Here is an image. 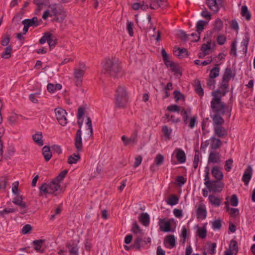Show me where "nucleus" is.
<instances>
[{
	"mask_svg": "<svg viewBox=\"0 0 255 255\" xmlns=\"http://www.w3.org/2000/svg\"><path fill=\"white\" fill-rule=\"evenodd\" d=\"M67 170H64L61 172L58 176H57L54 180H56L58 183H60V181H61L63 178L65 177L66 174L67 173Z\"/></svg>",
	"mask_w": 255,
	"mask_h": 255,
	"instance_id": "obj_53",
	"label": "nucleus"
},
{
	"mask_svg": "<svg viewBox=\"0 0 255 255\" xmlns=\"http://www.w3.org/2000/svg\"><path fill=\"white\" fill-rule=\"evenodd\" d=\"M42 153L46 161H49L52 157L50 152V147L48 146H45L42 148Z\"/></svg>",
	"mask_w": 255,
	"mask_h": 255,
	"instance_id": "obj_29",
	"label": "nucleus"
},
{
	"mask_svg": "<svg viewBox=\"0 0 255 255\" xmlns=\"http://www.w3.org/2000/svg\"><path fill=\"white\" fill-rule=\"evenodd\" d=\"M116 95L117 96H120L122 97H127V92L125 87L124 86H119L116 91Z\"/></svg>",
	"mask_w": 255,
	"mask_h": 255,
	"instance_id": "obj_44",
	"label": "nucleus"
},
{
	"mask_svg": "<svg viewBox=\"0 0 255 255\" xmlns=\"http://www.w3.org/2000/svg\"><path fill=\"white\" fill-rule=\"evenodd\" d=\"M162 130L164 133L165 136L169 138L170 135L171 133V129H169L167 126H164L162 127Z\"/></svg>",
	"mask_w": 255,
	"mask_h": 255,
	"instance_id": "obj_60",
	"label": "nucleus"
},
{
	"mask_svg": "<svg viewBox=\"0 0 255 255\" xmlns=\"http://www.w3.org/2000/svg\"><path fill=\"white\" fill-rule=\"evenodd\" d=\"M230 251L231 252H238V244L236 241L232 240L230 245Z\"/></svg>",
	"mask_w": 255,
	"mask_h": 255,
	"instance_id": "obj_63",
	"label": "nucleus"
},
{
	"mask_svg": "<svg viewBox=\"0 0 255 255\" xmlns=\"http://www.w3.org/2000/svg\"><path fill=\"white\" fill-rule=\"evenodd\" d=\"M164 157L161 154H157L155 157L154 162L156 165L160 166L163 163Z\"/></svg>",
	"mask_w": 255,
	"mask_h": 255,
	"instance_id": "obj_50",
	"label": "nucleus"
},
{
	"mask_svg": "<svg viewBox=\"0 0 255 255\" xmlns=\"http://www.w3.org/2000/svg\"><path fill=\"white\" fill-rule=\"evenodd\" d=\"M199 162V152L197 151H196L195 154L194 155V161H193V166L195 169H196L198 167Z\"/></svg>",
	"mask_w": 255,
	"mask_h": 255,
	"instance_id": "obj_62",
	"label": "nucleus"
},
{
	"mask_svg": "<svg viewBox=\"0 0 255 255\" xmlns=\"http://www.w3.org/2000/svg\"><path fill=\"white\" fill-rule=\"evenodd\" d=\"M194 82V88L196 93L200 96H203L204 95V91L201 87L200 81L197 79L195 80Z\"/></svg>",
	"mask_w": 255,
	"mask_h": 255,
	"instance_id": "obj_23",
	"label": "nucleus"
},
{
	"mask_svg": "<svg viewBox=\"0 0 255 255\" xmlns=\"http://www.w3.org/2000/svg\"><path fill=\"white\" fill-rule=\"evenodd\" d=\"M102 72L114 78L118 77L122 72L121 62L115 57L106 58L103 63Z\"/></svg>",
	"mask_w": 255,
	"mask_h": 255,
	"instance_id": "obj_1",
	"label": "nucleus"
},
{
	"mask_svg": "<svg viewBox=\"0 0 255 255\" xmlns=\"http://www.w3.org/2000/svg\"><path fill=\"white\" fill-rule=\"evenodd\" d=\"M173 94L174 95V97L176 101L181 99H182L183 100H184V95L182 94L180 91L175 90L174 91Z\"/></svg>",
	"mask_w": 255,
	"mask_h": 255,
	"instance_id": "obj_58",
	"label": "nucleus"
},
{
	"mask_svg": "<svg viewBox=\"0 0 255 255\" xmlns=\"http://www.w3.org/2000/svg\"><path fill=\"white\" fill-rule=\"evenodd\" d=\"M197 234L201 239H205L207 236V230L205 227L198 228L197 230Z\"/></svg>",
	"mask_w": 255,
	"mask_h": 255,
	"instance_id": "obj_48",
	"label": "nucleus"
},
{
	"mask_svg": "<svg viewBox=\"0 0 255 255\" xmlns=\"http://www.w3.org/2000/svg\"><path fill=\"white\" fill-rule=\"evenodd\" d=\"M128 101L127 97H122L116 95L115 104L117 107L119 108L124 107Z\"/></svg>",
	"mask_w": 255,
	"mask_h": 255,
	"instance_id": "obj_17",
	"label": "nucleus"
},
{
	"mask_svg": "<svg viewBox=\"0 0 255 255\" xmlns=\"http://www.w3.org/2000/svg\"><path fill=\"white\" fill-rule=\"evenodd\" d=\"M16 196L14 198L12 202L19 206L21 208V214H24L26 212V210H25L26 208V203L23 201L22 196L20 195L16 194Z\"/></svg>",
	"mask_w": 255,
	"mask_h": 255,
	"instance_id": "obj_8",
	"label": "nucleus"
},
{
	"mask_svg": "<svg viewBox=\"0 0 255 255\" xmlns=\"http://www.w3.org/2000/svg\"><path fill=\"white\" fill-rule=\"evenodd\" d=\"M211 40L208 41L206 43H204L201 47V50L203 52H208L207 51L211 49Z\"/></svg>",
	"mask_w": 255,
	"mask_h": 255,
	"instance_id": "obj_54",
	"label": "nucleus"
},
{
	"mask_svg": "<svg viewBox=\"0 0 255 255\" xmlns=\"http://www.w3.org/2000/svg\"><path fill=\"white\" fill-rule=\"evenodd\" d=\"M33 140L40 146L43 145V142L42 140V134L41 132L36 133L32 136Z\"/></svg>",
	"mask_w": 255,
	"mask_h": 255,
	"instance_id": "obj_30",
	"label": "nucleus"
},
{
	"mask_svg": "<svg viewBox=\"0 0 255 255\" xmlns=\"http://www.w3.org/2000/svg\"><path fill=\"white\" fill-rule=\"evenodd\" d=\"M17 210L14 208H4L3 210L0 211V216H1L3 218H6L8 214L14 213Z\"/></svg>",
	"mask_w": 255,
	"mask_h": 255,
	"instance_id": "obj_35",
	"label": "nucleus"
},
{
	"mask_svg": "<svg viewBox=\"0 0 255 255\" xmlns=\"http://www.w3.org/2000/svg\"><path fill=\"white\" fill-rule=\"evenodd\" d=\"M208 24V22L201 20L198 21L196 24L197 31L198 33H201L204 28V26Z\"/></svg>",
	"mask_w": 255,
	"mask_h": 255,
	"instance_id": "obj_43",
	"label": "nucleus"
},
{
	"mask_svg": "<svg viewBox=\"0 0 255 255\" xmlns=\"http://www.w3.org/2000/svg\"><path fill=\"white\" fill-rule=\"evenodd\" d=\"M86 64L82 62L79 63L78 67L74 69L73 76L75 85L77 87H81L82 84L83 77L86 71Z\"/></svg>",
	"mask_w": 255,
	"mask_h": 255,
	"instance_id": "obj_3",
	"label": "nucleus"
},
{
	"mask_svg": "<svg viewBox=\"0 0 255 255\" xmlns=\"http://www.w3.org/2000/svg\"><path fill=\"white\" fill-rule=\"evenodd\" d=\"M216 80L214 78L209 77L207 79V85L210 89H214L215 87Z\"/></svg>",
	"mask_w": 255,
	"mask_h": 255,
	"instance_id": "obj_52",
	"label": "nucleus"
},
{
	"mask_svg": "<svg viewBox=\"0 0 255 255\" xmlns=\"http://www.w3.org/2000/svg\"><path fill=\"white\" fill-rule=\"evenodd\" d=\"M55 113L59 124L62 126H65L67 123L66 111L61 108H57L55 109Z\"/></svg>",
	"mask_w": 255,
	"mask_h": 255,
	"instance_id": "obj_5",
	"label": "nucleus"
},
{
	"mask_svg": "<svg viewBox=\"0 0 255 255\" xmlns=\"http://www.w3.org/2000/svg\"><path fill=\"white\" fill-rule=\"evenodd\" d=\"M43 243H44V240H38L34 241L33 242V244L34 246V249L37 252H38L40 253H43V250H41V248L42 244Z\"/></svg>",
	"mask_w": 255,
	"mask_h": 255,
	"instance_id": "obj_38",
	"label": "nucleus"
},
{
	"mask_svg": "<svg viewBox=\"0 0 255 255\" xmlns=\"http://www.w3.org/2000/svg\"><path fill=\"white\" fill-rule=\"evenodd\" d=\"M59 10H60V11L58 14V15L55 17V19L56 21L62 22L65 19L66 15L65 14V11L63 8H59Z\"/></svg>",
	"mask_w": 255,
	"mask_h": 255,
	"instance_id": "obj_39",
	"label": "nucleus"
},
{
	"mask_svg": "<svg viewBox=\"0 0 255 255\" xmlns=\"http://www.w3.org/2000/svg\"><path fill=\"white\" fill-rule=\"evenodd\" d=\"M212 227L214 230H220L222 227L221 221L216 220L212 222Z\"/></svg>",
	"mask_w": 255,
	"mask_h": 255,
	"instance_id": "obj_57",
	"label": "nucleus"
},
{
	"mask_svg": "<svg viewBox=\"0 0 255 255\" xmlns=\"http://www.w3.org/2000/svg\"><path fill=\"white\" fill-rule=\"evenodd\" d=\"M225 107L226 105L221 101V98H213L211 102V107L214 112L224 115L225 114Z\"/></svg>",
	"mask_w": 255,
	"mask_h": 255,
	"instance_id": "obj_4",
	"label": "nucleus"
},
{
	"mask_svg": "<svg viewBox=\"0 0 255 255\" xmlns=\"http://www.w3.org/2000/svg\"><path fill=\"white\" fill-rule=\"evenodd\" d=\"M213 121L214 127L221 126L224 123V119L219 115V114H216L213 116Z\"/></svg>",
	"mask_w": 255,
	"mask_h": 255,
	"instance_id": "obj_25",
	"label": "nucleus"
},
{
	"mask_svg": "<svg viewBox=\"0 0 255 255\" xmlns=\"http://www.w3.org/2000/svg\"><path fill=\"white\" fill-rule=\"evenodd\" d=\"M22 23H26L29 27H36L38 25V19L37 17H33L32 19H26L22 21Z\"/></svg>",
	"mask_w": 255,
	"mask_h": 255,
	"instance_id": "obj_28",
	"label": "nucleus"
},
{
	"mask_svg": "<svg viewBox=\"0 0 255 255\" xmlns=\"http://www.w3.org/2000/svg\"><path fill=\"white\" fill-rule=\"evenodd\" d=\"M223 26V21L220 19H217L213 24V28L212 31L210 32V34H211L214 31H219L222 29Z\"/></svg>",
	"mask_w": 255,
	"mask_h": 255,
	"instance_id": "obj_21",
	"label": "nucleus"
},
{
	"mask_svg": "<svg viewBox=\"0 0 255 255\" xmlns=\"http://www.w3.org/2000/svg\"><path fill=\"white\" fill-rule=\"evenodd\" d=\"M142 241V239L141 237H137L134 241V243L132 246L133 248L136 249V250H139L140 249V243Z\"/></svg>",
	"mask_w": 255,
	"mask_h": 255,
	"instance_id": "obj_51",
	"label": "nucleus"
},
{
	"mask_svg": "<svg viewBox=\"0 0 255 255\" xmlns=\"http://www.w3.org/2000/svg\"><path fill=\"white\" fill-rule=\"evenodd\" d=\"M177 160L179 163H183L186 161V155L184 151L180 148H176L174 151Z\"/></svg>",
	"mask_w": 255,
	"mask_h": 255,
	"instance_id": "obj_13",
	"label": "nucleus"
},
{
	"mask_svg": "<svg viewBox=\"0 0 255 255\" xmlns=\"http://www.w3.org/2000/svg\"><path fill=\"white\" fill-rule=\"evenodd\" d=\"M87 123L86 124L88 126V129L89 130V136L91 137L93 135V128H92V121L91 120L90 118L88 117L87 119Z\"/></svg>",
	"mask_w": 255,
	"mask_h": 255,
	"instance_id": "obj_56",
	"label": "nucleus"
},
{
	"mask_svg": "<svg viewBox=\"0 0 255 255\" xmlns=\"http://www.w3.org/2000/svg\"><path fill=\"white\" fill-rule=\"evenodd\" d=\"M74 144L77 152H79L82 151L83 144L82 141V131L80 129H78L76 133Z\"/></svg>",
	"mask_w": 255,
	"mask_h": 255,
	"instance_id": "obj_6",
	"label": "nucleus"
},
{
	"mask_svg": "<svg viewBox=\"0 0 255 255\" xmlns=\"http://www.w3.org/2000/svg\"><path fill=\"white\" fill-rule=\"evenodd\" d=\"M221 161V155L216 151H212L210 152L208 162L213 163H219Z\"/></svg>",
	"mask_w": 255,
	"mask_h": 255,
	"instance_id": "obj_12",
	"label": "nucleus"
},
{
	"mask_svg": "<svg viewBox=\"0 0 255 255\" xmlns=\"http://www.w3.org/2000/svg\"><path fill=\"white\" fill-rule=\"evenodd\" d=\"M163 61L164 64L166 65L167 67H170L171 69L175 72L177 73L178 71V68L176 66L174 63L169 60V57L167 59H163Z\"/></svg>",
	"mask_w": 255,
	"mask_h": 255,
	"instance_id": "obj_32",
	"label": "nucleus"
},
{
	"mask_svg": "<svg viewBox=\"0 0 255 255\" xmlns=\"http://www.w3.org/2000/svg\"><path fill=\"white\" fill-rule=\"evenodd\" d=\"M7 182V177H2L0 179V189L4 190L6 187Z\"/></svg>",
	"mask_w": 255,
	"mask_h": 255,
	"instance_id": "obj_61",
	"label": "nucleus"
},
{
	"mask_svg": "<svg viewBox=\"0 0 255 255\" xmlns=\"http://www.w3.org/2000/svg\"><path fill=\"white\" fill-rule=\"evenodd\" d=\"M209 200L210 203L212 205L216 207H218L220 206L221 204L220 199L217 197L211 195L209 196Z\"/></svg>",
	"mask_w": 255,
	"mask_h": 255,
	"instance_id": "obj_33",
	"label": "nucleus"
},
{
	"mask_svg": "<svg viewBox=\"0 0 255 255\" xmlns=\"http://www.w3.org/2000/svg\"><path fill=\"white\" fill-rule=\"evenodd\" d=\"M61 88L62 85L60 84L54 85L51 83H49L47 86L48 91L51 93H54L57 90H59L61 89Z\"/></svg>",
	"mask_w": 255,
	"mask_h": 255,
	"instance_id": "obj_26",
	"label": "nucleus"
},
{
	"mask_svg": "<svg viewBox=\"0 0 255 255\" xmlns=\"http://www.w3.org/2000/svg\"><path fill=\"white\" fill-rule=\"evenodd\" d=\"M80 159V155L79 154H76L74 153L68 157V163L70 164L76 163Z\"/></svg>",
	"mask_w": 255,
	"mask_h": 255,
	"instance_id": "obj_40",
	"label": "nucleus"
},
{
	"mask_svg": "<svg viewBox=\"0 0 255 255\" xmlns=\"http://www.w3.org/2000/svg\"><path fill=\"white\" fill-rule=\"evenodd\" d=\"M233 162L232 159H229L225 162V169L226 171H230L233 166Z\"/></svg>",
	"mask_w": 255,
	"mask_h": 255,
	"instance_id": "obj_64",
	"label": "nucleus"
},
{
	"mask_svg": "<svg viewBox=\"0 0 255 255\" xmlns=\"http://www.w3.org/2000/svg\"><path fill=\"white\" fill-rule=\"evenodd\" d=\"M212 174L217 180H221L223 178V174L222 172L217 166H214L213 167L212 169Z\"/></svg>",
	"mask_w": 255,
	"mask_h": 255,
	"instance_id": "obj_20",
	"label": "nucleus"
},
{
	"mask_svg": "<svg viewBox=\"0 0 255 255\" xmlns=\"http://www.w3.org/2000/svg\"><path fill=\"white\" fill-rule=\"evenodd\" d=\"M174 54L178 57L180 56H184L185 55H187V51L185 48H178L177 49L174 51Z\"/></svg>",
	"mask_w": 255,
	"mask_h": 255,
	"instance_id": "obj_47",
	"label": "nucleus"
},
{
	"mask_svg": "<svg viewBox=\"0 0 255 255\" xmlns=\"http://www.w3.org/2000/svg\"><path fill=\"white\" fill-rule=\"evenodd\" d=\"M33 2L37 5V10L40 11L43 8V5L47 4V0H34Z\"/></svg>",
	"mask_w": 255,
	"mask_h": 255,
	"instance_id": "obj_41",
	"label": "nucleus"
},
{
	"mask_svg": "<svg viewBox=\"0 0 255 255\" xmlns=\"http://www.w3.org/2000/svg\"><path fill=\"white\" fill-rule=\"evenodd\" d=\"M160 227V230L165 232H169L171 231V223L166 219H160L158 223Z\"/></svg>",
	"mask_w": 255,
	"mask_h": 255,
	"instance_id": "obj_11",
	"label": "nucleus"
},
{
	"mask_svg": "<svg viewBox=\"0 0 255 255\" xmlns=\"http://www.w3.org/2000/svg\"><path fill=\"white\" fill-rule=\"evenodd\" d=\"M137 142V132L135 131L131 136L128 138V141L126 143V146L129 144H135Z\"/></svg>",
	"mask_w": 255,
	"mask_h": 255,
	"instance_id": "obj_24",
	"label": "nucleus"
},
{
	"mask_svg": "<svg viewBox=\"0 0 255 255\" xmlns=\"http://www.w3.org/2000/svg\"><path fill=\"white\" fill-rule=\"evenodd\" d=\"M210 148L212 149H216L220 147L222 145L221 140L214 136L212 137L210 139Z\"/></svg>",
	"mask_w": 255,
	"mask_h": 255,
	"instance_id": "obj_19",
	"label": "nucleus"
},
{
	"mask_svg": "<svg viewBox=\"0 0 255 255\" xmlns=\"http://www.w3.org/2000/svg\"><path fill=\"white\" fill-rule=\"evenodd\" d=\"M40 195H45L46 197V194H54L57 196L61 192L60 185L55 180L53 179L48 184L43 183L39 188Z\"/></svg>",
	"mask_w": 255,
	"mask_h": 255,
	"instance_id": "obj_2",
	"label": "nucleus"
},
{
	"mask_svg": "<svg viewBox=\"0 0 255 255\" xmlns=\"http://www.w3.org/2000/svg\"><path fill=\"white\" fill-rule=\"evenodd\" d=\"M220 73V67L218 64L216 65V66L214 67L210 72L209 77L215 79L219 75Z\"/></svg>",
	"mask_w": 255,
	"mask_h": 255,
	"instance_id": "obj_34",
	"label": "nucleus"
},
{
	"mask_svg": "<svg viewBox=\"0 0 255 255\" xmlns=\"http://www.w3.org/2000/svg\"><path fill=\"white\" fill-rule=\"evenodd\" d=\"M150 5V7L152 9H158L162 2V0H146Z\"/></svg>",
	"mask_w": 255,
	"mask_h": 255,
	"instance_id": "obj_27",
	"label": "nucleus"
},
{
	"mask_svg": "<svg viewBox=\"0 0 255 255\" xmlns=\"http://www.w3.org/2000/svg\"><path fill=\"white\" fill-rule=\"evenodd\" d=\"M228 91H226V90H216L215 91H213L212 93V95L213 96V98H221V97L222 96H225V95L226 94L227 92H228Z\"/></svg>",
	"mask_w": 255,
	"mask_h": 255,
	"instance_id": "obj_45",
	"label": "nucleus"
},
{
	"mask_svg": "<svg viewBox=\"0 0 255 255\" xmlns=\"http://www.w3.org/2000/svg\"><path fill=\"white\" fill-rule=\"evenodd\" d=\"M12 47L8 46L5 48V51L2 53L1 57L4 59H8L11 56Z\"/></svg>",
	"mask_w": 255,
	"mask_h": 255,
	"instance_id": "obj_46",
	"label": "nucleus"
},
{
	"mask_svg": "<svg viewBox=\"0 0 255 255\" xmlns=\"http://www.w3.org/2000/svg\"><path fill=\"white\" fill-rule=\"evenodd\" d=\"M205 185L206 187H208V185L212 181L210 180L209 178V168L208 166H206L205 168Z\"/></svg>",
	"mask_w": 255,
	"mask_h": 255,
	"instance_id": "obj_49",
	"label": "nucleus"
},
{
	"mask_svg": "<svg viewBox=\"0 0 255 255\" xmlns=\"http://www.w3.org/2000/svg\"><path fill=\"white\" fill-rule=\"evenodd\" d=\"M241 14L243 17H244L247 20L249 21L251 19V14L246 5H243L242 6Z\"/></svg>",
	"mask_w": 255,
	"mask_h": 255,
	"instance_id": "obj_22",
	"label": "nucleus"
},
{
	"mask_svg": "<svg viewBox=\"0 0 255 255\" xmlns=\"http://www.w3.org/2000/svg\"><path fill=\"white\" fill-rule=\"evenodd\" d=\"M215 134L219 137H224L227 135L226 129L221 126L214 127Z\"/></svg>",
	"mask_w": 255,
	"mask_h": 255,
	"instance_id": "obj_16",
	"label": "nucleus"
},
{
	"mask_svg": "<svg viewBox=\"0 0 255 255\" xmlns=\"http://www.w3.org/2000/svg\"><path fill=\"white\" fill-rule=\"evenodd\" d=\"M50 35L51 34L48 32L44 33L43 36L39 39V43L41 44H43L45 43L46 41L48 42V39L50 38Z\"/></svg>",
	"mask_w": 255,
	"mask_h": 255,
	"instance_id": "obj_55",
	"label": "nucleus"
},
{
	"mask_svg": "<svg viewBox=\"0 0 255 255\" xmlns=\"http://www.w3.org/2000/svg\"><path fill=\"white\" fill-rule=\"evenodd\" d=\"M179 198L174 195H171L167 201V203L171 206L175 205L178 204Z\"/></svg>",
	"mask_w": 255,
	"mask_h": 255,
	"instance_id": "obj_42",
	"label": "nucleus"
},
{
	"mask_svg": "<svg viewBox=\"0 0 255 255\" xmlns=\"http://www.w3.org/2000/svg\"><path fill=\"white\" fill-rule=\"evenodd\" d=\"M250 35L248 33H245L243 40L242 42V44L244 46L243 50L245 53L247 51V46L248 45Z\"/></svg>",
	"mask_w": 255,
	"mask_h": 255,
	"instance_id": "obj_36",
	"label": "nucleus"
},
{
	"mask_svg": "<svg viewBox=\"0 0 255 255\" xmlns=\"http://www.w3.org/2000/svg\"><path fill=\"white\" fill-rule=\"evenodd\" d=\"M138 220L145 227L148 226L149 224V216L147 213H141L138 217Z\"/></svg>",
	"mask_w": 255,
	"mask_h": 255,
	"instance_id": "obj_18",
	"label": "nucleus"
},
{
	"mask_svg": "<svg viewBox=\"0 0 255 255\" xmlns=\"http://www.w3.org/2000/svg\"><path fill=\"white\" fill-rule=\"evenodd\" d=\"M133 23L132 22L128 21V22H127V30L128 31L129 35L130 36H132L133 35Z\"/></svg>",
	"mask_w": 255,
	"mask_h": 255,
	"instance_id": "obj_59",
	"label": "nucleus"
},
{
	"mask_svg": "<svg viewBox=\"0 0 255 255\" xmlns=\"http://www.w3.org/2000/svg\"><path fill=\"white\" fill-rule=\"evenodd\" d=\"M167 242L170 246V248H172L175 246L176 240L174 235H170L167 236L165 239L164 242Z\"/></svg>",
	"mask_w": 255,
	"mask_h": 255,
	"instance_id": "obj_37",
	"label": "nucleus"
},
{
	"mask_svg": "<svg viewBox=\"0 0 255 255\" xmlns=\"http://www.w3.org/2000/svg\"><path fill=\"white\" fill-rule=\"evenodd\" d=\"M206 4L209 8L214 12H217L220 7L222 6L220 0L218 1L217 0H206Z\"/></svg>",
	"mask_w": 255,
	"mask_h": 255,
	"instance_id": "obj_9",
	"label": "nucleus"
},
{
	"mask_svg": "<svg viewBox=\"0 0 255 255\" xmlns=\"http://www.w3.org/2000/svg\"><path fill=\"white\" fill-rule=\"evenodd\" d=\"M235 73H233L231 68L229 67H227L224 71V75L223 76L222 80L229 83L230 80L235 77Z\"/></svg>",
	"mask_w": 255,
	"mask_h": 255,
	"instance_id": "obj_15",
	"label": "nucleus"
},
{
	"mask_svg": "<svg viewBox=\"0 0 255 255\" xmlns=\"http://www.w3.org/2000/svg\"><path fill=\"white\" fill-rule=\"evenodd\" d=\"M224 187V184L218 181H212L207 188L210 192H220Z\"/></svg>",
	"mask_w": 255,
	"mask_h": 255,
	"instance_id": "obj_7",
	"label": "nucleus"
},
{
	"mask_svg": "<svg viewBox=\"0 0 255 255\" xmlns=\"http://www.w3.org/2000/svg\"><path fill=\"white\" fill-rule=\"evenodd\" d=\"M253 168L251 165H248L243 176L242 180L246 185H248L253 174Z\"/></svg>",
	"mask_w": 255,
	"mask_h": 255,
	"instance_id": "obj_10",
	"label": "nucleus"
},
{
	"mask_svg": "<svg viewBox=\"0 0 255 255\" xmlns=\"http://www.w3.org/2000/svg\"><path fill=\"white\" fill-rule=\"evenodd\" d=\"M50 8V16H56L58 15V14L59 13V11L60 10H59V8H62L60 6H57L56 4H53L52 5L49 6Z\"/></svg>",
	"mask_w": 255,
	"mask_h": 255,
	"instance_id": "obj_31",
	"label": "nucleus"
},
{
	"mask_svg": "<svg viewBox=\"0 0 255 255\" xmlns=\"http://www.w3.org/2000/svg\"><path fill=\"white\" fill-rule=\"evenodd\" d=\"M197 217L198 219L203 220L206 218L207 211L205 206L203 204H200L196 210Z\"/></svg>",
	"mask_w": 255,
	"mask_h": 255,
	"instance_id": "obj_14",
	"label": "nucleus"
}]
</instances>
